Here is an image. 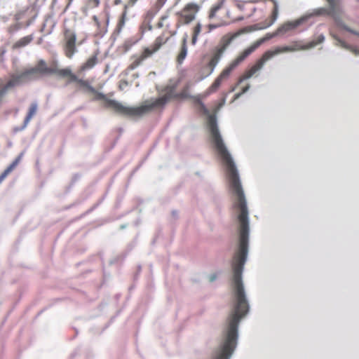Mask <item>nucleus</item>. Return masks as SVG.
<instances>
[{
  "label": "nucleus",
  "mask_w": 359,
  "mask_h": 359,
  "mask_svg": "<svg viewBox=\"0 0 359 359\" xmlns=\"http://www.w3.org/2000/svg\"><path fill=\"white\" fill-rule=\"evenodd\" d=\"M196 103L199 105L201 111L204 115L208 116V126L211 142L226 167L230 189L236 197L233 206L239 211L238 219L240 224V243L238 249H248L249 236L248 211L238 170L219 131L216 116L215 114H210L209 110L201 100H197Z\"/></svg>",
  "instance_id": "f257e3e1"
},
{
  "label": "nucleus",
  "mask_w": 359,
  "mask_h": 359,
  "mask_svg": "<svg viewBox=\"0 0 359 359\" xmlns=\"http://www.w3.org/2000/svg\"><path fill=\"white\" fill-rule=\"evenodd\" d=\"M158 28H163L162 34L157 36L154 43L144 48L140 54L134 55L131 57V62L128 69L133 70L140 66L145 60L151 57L156 53L169 39L177 34L178 29L182 26H177V18L175 22L170 14L166 13L161 15L156 24Z\"/></svg>",
  "instance_id": "f03ea898"
},
{
  "label": "nucleus",
  "mask_w": 359,
  "mask_h": 359,
  "mask_svg": "<svg viewBox=\"0 0 359 359\" xmlns=\"http://www.w3.org/2000/svg\"><path fill=\"white\" fill-rule=\"evenodd\" d=\"M324 39V36L321 34L319 35L316 39H314L306 44H303L302 41H294L290 46H278L273 49L266 51L262 57L256 61L255 65H253L249 69L246 70L239 78L238 83H241L244 80L248 79L254 76L263 67L264 65L268 60L273 57L275 55L283 53L310 49L321 43Z\"/></svg>",
  "instance_id": "7ed1b4c3"
},
{
  "label": "nucleus",
  "mask_w": 359,
  "mask_h": 359,
  "mask_svg": "<svg viewBox=\"0 0 359 359\" xmlns=\"http://www.w3.org/2000/svg\"><path fill=\"white\" fill-rule=\"evenodd\" d=\"M174 97L170 91L153 102L147 101L138 107L128 106L114 100V112L128 118H140L155 108H163Z\"/></svg>",
  "instance_id": "20e7f679"
},
{
  "label": "nucleus",
  "mask_w": 359,
  "mask_h": 359,
  "mask_svg": "<svg viewBox=\"0 0 359 359\" xmlns=\"http://www.w3.org/2000/svg\"><path fill=\"white\" fill-rule=\"evenodd\" d=\"M264 28V27H259L257 25H255L252 27L241 29L235 32H229L222 36L219 40L218 45L214 48L212 53L209 55L204 57V60H207V62L205 63V76H208L212 73L217 63L220 60L222 55L235 39H236L240 35L248 31L261 29Z\"/></svg>",
  "instance_id": "39448f33"
},
{
  "label": "nucleus",
  "mask_w": 359,
  "mask_h": 359,
  "mask_svg": "<svg viewBox=\"0 0 359 359\" xmlns=\"http://www.w3.org/2000/svg\"><path fill=\"white\" fill-rule=\"evenodd\" d=\"M329 4V8H318L314 10L308 15V17L320 16V15H329L331 16L337 25L353 34L359 36V32H356L348 26H346L341 20L340 14L342 13V10L340 7L339 0H326Z\"/></svg>",
  "instance_id": "423d86ee"
},
{
  "label": "nucleus",
  "mask_w": 359,
  "mask_h": 359,
  "mask_svg": "<svg viewBox=\"0 0 359 359\" xmlns=\"http://www.w3.org/2000/svg\"><path fill=\"white\" fill-rule=\"evenodd\" d=\"M201 6L196 2H189L183 8L175 13L177 18V26H187L196 20Z\"/></svg>",
  "instance_id": "0eeeda50"
},
{
  "label": "nucleus",
  "mask_w": 359,
  "mask_h": 359,
  "mask_svg": "<svg viewBox=\"0 0 359 359\" xmlns=\"http://www.w3.org/2000/svg\"><path fill=\"white\" fill-rule=\"evenodd\" d=\"M56 72V68H51L47 66L46 61L41 59L38 61L37 65L29 69H27L25 71L18 74L22 81L27 80L29 77L35 74H39L42 76L53 74Z\"/></svg>",
  "instance_id": "6e6552de"
},
{
  "label": "nucleus",
  "mask_w": 359,
  "mask_h": 359,
  "mask_svg": "<svg viewBox=\"0 0 359 359\" xmlns=\"http://www.w3.org/2000/svg\"><path fill=\"white\" fill-rule=\"evenodd\" d=\"M65 36L66 40L65 52L67 57L71 58L77 51L76 47V34L69 29H65Z\"/></svg>",
  "instance_id": "1a4fd4ad"
},
{
  "label": "nucleus",
  "mask_w": 359,
  "mask_h": 359,
  "mask_svg": "<svg viewBox=\"0 0 359 359\" xmlns=\"http://www.w3.org/2000/svg\"><path fill=\"white\" fill-rule=\"evenodd\" d=\"M257 48L252 43L250 46L245 48L241 52L237 57L233 60L227 67L230 70L233 71L237 66L242 63L249 55L255 52Z\"/></svg>",
  "instance_id": "9d476101"
},
{
  "label": "nucleus",
  "mask_w": 359,
  "mask_h": 359,
  "mask_svg": "<svg viewBox=\"0 0 359 359\" xmlns=\"http://www.w3.org/2000/svg\"><path fill=\"white\" fill-rule=\"evenodd\" d=\"M231 70H230L227 67L223 69L221 74L217 76V78L214 81L212 85L208 89V94H210L217 91V90L221 86L222 81L229 77L230 74L231 73Z\"/></svg>",
  "instance_id": "9b49d317"
},
{
  "label": "nucleus",
  "mask_w": 359,
  "mask_h": 359,
  "mask_svg": "<svg viewBox=\"0 0 359 359\" xmlns=\"http://www.w3.org/2000/svg\"><path fill=\"white\" fill-rule=\"evenodd\" d=\"M158 13L149 9L144 17L143 22L140 25L141 32L143 34L147 31H151L153 29L151 22L154 17Z\"/></svg>",
  "instance_id": "f8f14e48"
},
{
  "label": "nucleus",
  "mask_w": 359,
  "mask_h": 359,
  "mask_svg": "<svg viewBox=\"0 0 359 359\" xmlns=\"http://www.w3.org/2000/svg\"><path fill=\"white\" fill-rule=\"evenodd\" d=\"M187 39L188 35L185 34L182 39L181 46L176 57V62L178 65H182L187 55Z\"/></svg>",
  "instance_id": "ddd939ff"
},
{
  "label": "nucleus",
  "mask_w": 359,
  "mask_h": 359,
  "mask_svg": "<svg viewBox=\"0 0 359 359\" xmlns=\"http://www.w3.org/2000/svg\"><path fill=\"white\" fill-rule=\"evenodd\" d=\"M23 81L20 79L18 74H12L11 75L10 80L6 83V84L0 90V95L4 96L7 93V90L10 88H12L16 86L20 85Z\"/></svg>",
  "instance_id": "4468645a"
},
{
  "label": "nucleus",
  "mask_w": 359,
  "mask_h": 359,
  "mask_svg": "<svg viewBox=\"0 0 359 359\" xmlns=\"http://www.w3.org/2000/svg\"><path fill=\"white\" fill-rule=\"evenodd\" d=\"M227 18H228L227 20H224L221 21L219 23L208 24V25H206V27H205L206 33L209 34L212 30H214V29H217L218 27H222V26H225V25H229L232 22L239 21V20H242L243 19V18H233L229 16V12H227Z\"/></svg>",
  "instance_id": "2eb2a0df"
},
{
  "label": "nucleus",
  "mask_w": 359,
  "mask_h": 359,
  "mask_svg": "<svg viewBox=\"0 0 359 359\" xmlns=\"http://www.w3.org/2000/svg\"><path fill=\"white\" fill-rule=\"evenodd\" d=\"M303 21L304 18H300L294 21L287 22L282 25L281 26H280L277 29V31L279 34L286 33L289 31L296 29L299 25H300L302 23Z\"/></svg>",
  "instance_id": "dca6fc26"
},
{
  "label": "nucleus",
  "mask_w": 359,
  "mask_h": 359,
  "mask_svg": "<svg viewBox=\"0 0 359 359\" xmlns=\"http://www.w3.org/2000/svg\"><path fill=\"white\" fill-rule=\"evenodd\" d=\"M202 31V25L198 22L196 23L191 29V43L195 46L198 41V36Z\"/></svg>",
  "instance_id": "f3484780"
},
{
  "label": "nucleus",
  "mask_w": 359,
  "mask_h": 359,
  "mask_svg": "<svg viewBox=\"0 0 359 359\" xmlns=\"http://www.w3.org/2000/svg\"><path fill=\"white\" fill-rule=\"evenodd\" d=\"M224 4V0H219L215 4H214L210 9L208 13V18L210 20L215 18L217 15V11L223 8Z\"/></svg>",
  "instance_id": "a211bd4d"
},
{
  "label": "nucleus",
  "mask_w": 359,
  "mask_h": 359,
  "mask_svg": "<svg viewBox=\"0 0 359 359\" xmlns=\"http://www.w3.org/2000/svg\"><path fill=\"white\" fill-rule=\"evenodd\" d=\"M278 34H278L277 30L275 32H273V33H267L263 37H262V38L257 39L256 41L253 42V43L258 48L264 43L268 41L269 40L273 39V37L276 36Z\"/></svg>",
  "instance_id": "6ab92c4d"
},
{
  "label": "nucleus",
  "mask_w": 359,
  "mask_h": 359,
  "mask_svg": "<svg viewBox=\"0 0 359 359\" xmlns=\"http://www.w3.org/2000/svg\"><path fill=\"white\" fill-rule=\"evenodd\" d=\"M33 40L32 35H28L21 38L14 45V48H20L28 45Z\"/></svg>",
  "instance_id": "aec40b11"
},
{
  "label": "nucleus",
  "mask_w": 359,
  "mask_h": 359,
  "mask_svg": "<svg viewBox=\"0 0 359 359\" xmlns=\"http://www.w3.org/2000/svg\"><path fill=\"white\" fill-rule=\"evenodd\" d=\"M95 95V99L96 100H103L104 102V106L107 107H112V100L107 97V95L102 93L97 92L93 93Z\"/></svg>",
  "instance_id": "412c9836"
},
{
  "label": "nucleus",
  "mask_w": 359,
  "mask_h": 359,
  "mask_svg": "<svg viewBox=\"0 0 359 359\" xmlns=\"http://www.w3.org/2000/svg\"><path fill=\"white\" fill-rule=\"evenodd\" d=\"M97 55H94L91 56L88 60L83 65L82 69L86 70L93 67L97 63Z\"/></svg>",
  "instance_id": "4be33fe9"
},
{
  "label": "nucleus",
  "mask_w": 359,
  "mask_h": 359,
  "mask_svg": "<svg viewBox=\"0 0 359 359\" xmlns=\"http://www.w3.org/2000/svg\"><path fill=\"white\" fill-rule=\"evenodd\" d=\"M127 13V5H124L123 11L122 12L121 16L116 26V32L119 33L121 30V28L124 26L126 15Z\"/></svg>",
  "instance_id": "5701e85b"
},
{
  "label": "nucleus",
  "mask_w": 359,
  "mask_h": 359,
  "mask_svg": "<svg viewBox=\"0 0 359 359\" xmlns=\"http://www.w3.org/2000/svg\"><path fill=\"white\" fill-rule=\"evenodd\" d=\"M168 0H156L154 6L150 8L154 11L158 13L160 10L164 6Z\"/></svg>",
  "instance_id": "b1692460"
},
{
  "label": "nucleus",
  "mask_w": 359,
  "mask_h": 359,
  "mask_svg": "<svg viewBox=\"0 0 359 359\" xmlns=\"http://www.w3.org/2000/svg\"><path fill=\"white\" fill-rule=\"evenodd\" d=\"M37 108H38V103H37V102L36 101L33 102L31 104V105H30V107L29 108V110H28V112H27V115L32 118V117L36 113Z\"/></svg>",
  "instance_id": "393cba45"
},
{
  "label": "nucleus",
  "mask_w": 359,
  "mask_h": 359,
  "mask_svg": "<svg viewBox=\"0 0 359 359\" xmlns=\"http://www.w3.org/2000/svg\"><path fill=\"white\" fill-rule=\"evenodd\" d=\"M55 74H57L60 76H63V77L69 76V74H72V70L69 67H67V68H64V69H61L56 68V72Z\"/></svg>",
  "instance_id": "a878e982"
},
{
  "label": "nucleus",
  "mask_w": 359,
  "mask_h": 359,
  "mask_svg": "<svg viewBox=\"0 0 359 359\" xmlns=\"http://www.w3.org/2000/svg\"><path fill=\"white\" fill-rule=\"evenodd\" d=\"M79 84L81 86L87 88L90 93H97V90L93 86H92L87 81H85L83 79L79 80Z\"/></svg>",
  "instance_id": "bb28decb"
},
{
  "label": "nucleus",
  "mask_w": 359,
  "mask_h": 359,
  "mask_svg": "<svg viewBox=\"0 0 359 359\" xmlns=\"http://www.w3.org/2000/svg\"><path fill=\"white\" fill-rule=\"evenodd\" d=\"M339 43H341V46L343 47V48H345L346 49H348L350 50H351L352 52H353L354 53L357 54L358 53V51L355 48L347 45L344 41H341V40H339Z\"/></svg>",
  "instance_id": "cd10ccee"
},
{
  "label": "nucleus",
  "mask_w": 359,
  "mask_h": 359,
  "mask_svg": "<svg viewBox=\"0 0 359 359\" xmlns=\"http://www.w3.org/2000/svg\"><path fill=\"white\" fill-rule=\"evenodd\" d=\"M69 82H77L79 83V80L82 79H79L76 74L72 72V74H69Z\"/></svg>",
  "instance_id": "c85d7f7f"
},
{
  "label": "nucleus",
  "mask_w": 359,
  "mask_h": 359,
  "mask_svg": "<svg viewBox=\"0 0 359 359\" xmlns=\"http://www.w3.org/2000/svg\"><path fill=\"white\" fill-rule=\"evenodd\" d=\"M81 177V175L79 174V173H76L74 175L73 177H72V182H71V186H73L74 184V183L79 180Z\"/></svg>",
  "instance_id": "c756f323"
},
{
  "label": "nucleus",
  "mask_w": 359,
  "mask_h": 359,
  "mask_svg": "<svg viewBox=\"0 0 359 359\" xmlns=\"http://www.w3.org/2000/svg\"><path fill=\"white\" fill-rule=\"evenodd\" d=\"M98 205H99V203L95 204L92 208H90L86 212H85L83 214H82L80 217H82L89 214L90 212H91L95 208H96V207L98 206Z\"/></svg>",
  "instance_id": "7c9ffc66"
},
{
  "label": "nucleus",
  "mask_w": 359,
  "mask_h": 359,
  "mask_svg": "<svg viewBox=\"0 0 359 359\" xmlns=\"http://www.w3.org/2000/svg\"><path fill=\"white\" fill-rule=\"evenodd\" d=\"M100 0H90L89 6L91 7H96L99 5Z\"/></svg>",
  "instance_id": "2f4dec72"
},
{
  "label": "nucleus",
  "mask_w": 359,
  "mask_h": 359,
  "mask_svg": "<svg viewBox=\"0 0 359 359\" xmlns=\"http://www.w3.org/2000/svg\"><path fill=\"white\" fill-rule=\"evenodd\" d=\"M25 128H26V127H24V125L22 124V126H20V127H19V126L15 127V128H13V132H14L15 133H18V132H20V131H22V130H25Z\"/></svg>",
  "instance_id": "473e14b6"
},
{
  "label": "nucleus",
  "mask_w": 359,
  "mask_h": 359,
  "mask_svg": "<svg viewBox=\"0 0 359 359\" xmlns=\"http://www.w3.org/2000/svg\"><path fill=\"white\" fill-rule=\"evenodd\" d=\"M32 119L31 117H29V116L26 115L25 119H24V121H23V125H24V127H27L28 123H29L30 120Z\"/></svg>",
  "instance_id": "72a5a7b5"
},
{
  "label": "nucleus",
  "mask_w": 359,
  "mask_h": 359,
  "mask_svg": "<svg viewBox=\"0 0 359 359\" xmlns=\"http://www.w3.org/2000/svg\"><path fill=\"white\" fill-rule=\"evenodd\" d=\"M127 86H128L127 81H121L120 84H119V88L121 90H123L126 87H127Z\"/></svg>",
  "instance_id": "f704fd0d"
},
{
  "label": "nucleus",
  "mask_w": 359,
  "mask_h": 359,
  "mask_svg": "<svg viewBox=\"0 0 359 359\" xmlns=\"http://www.w3.org/2000/svg\"><path fill=\"white\" fill-rule=\"evenodd\" d=\"M36 15H34L31 20H28L26 24V27H28L36 19Z\"/></svg>",
  "instance_id": "c9c22d12"
},
{
  "label": "nucleus",
  "mask_w": 359,
  "mask_h": 359,
  "mask_svg": "<svg viewBox=\"0 0 359 359\" xmlns=\"http://www.w3.org/2000/svg\"><path fill=\"white\" fill-rule=\"evenodd\" d=\"M249 88H250V85H247L246 86L243 87L242 88L241 93L243 94V93H246Z\"/></svg>",
  "instance_id": "e433bc0d"
},
{
  "label": "nucleus",
  "mask_w": 359,
  "mask_h": 359,
  "mask_svg": "<svg viewBox=\"0 0 359 359\" xmlns=\"http://www.w3.org/2000/svg\"><path fill=\"white\" fill-rule=\"evenodd\" d=\"M106 15H107L106 22H107V25H108L109 23V21H110V15H109V12H107Z\"/></svg>",
  "instance_id": "4c0bfd02"
},
{
  "label": "nucleus",
  "mask_w": 359,
  "mask_h": 359,
  "mask_svg": "<svg viewBox=\"0 0 359 359\" xmlns=\"http://www.w3.org/2000/svg\"><path fill=\"white\" fill-rule=\"evenodd\" d=\"M241 95H243V94L241 93H241H236V94L235 95V96H234V100L238 99L240 96H241Z\"/></svg>",
  "instance_id": "58836bf2"
},
{
  "label": "nucleus",
  "mask_w": 359,
  "mask_h": 359,
  "mask_svg": "<svg viewBox=\"0 0 359 359\" xmlns=\"http://www.w3.org/2000/svg\"><path fill=\"white\" fill-rule=\"evenodd\" d=\"M120 2H121V0H115L114 1V4H120Z\"/></svg>",
  "instance_id": "ea45409f"
},
{
  "label": "nucleus",
  "mask_w": 359,
  "mask_h": 359,
  "mask_svg": "<svg viewBox=\"0 0 359 359\" xmlns=\"http://www.w3.org/2000/svg\"><path fill=\"white\" fill-rule=\"evenodd\" d=\"M20 28V25L19 24L15 25V29L18 30Z\"/></svg>",
  "instance_id": "a19ab883"
},
{
  "label": "nucleus",
  "mask_w": 359,
  "mask_h": 359,
  "mask_svg": "<svg viewBox=\"0 0 359 359\" xmlns=\"http://www.w3.org/2000/svg\"><path fill=\"white\" fill-rule=\"evenodd\" d=\"M72 1H73V0H69V3H68V4H67V7H66V9L69 7V6L71 4V3H72Z\"/></svg>",
  "instance_id": "79ce46f5"
},
{
  "label": "nucleus",
  "mask_w": 359,
  "mask_h": 359,
  "mask_svg": "<svg viewBox=\"0 0 359 359\" xmlns=\"http://www.w3.org/2000/svg\"><path fill=\"white\" fill-rule=\"evenodd\" d=\"M109 65H107L105 72H107L109 70Z\"/></svg>",
  "instance_id": "37998d69"
},
{
  "label": "nucleus",
  "mask_w": 359,
  "mask_h": 359,
  "mask_svg": "<svg viewBox=\"0 0 359 359\" xmlns=\"http://www.w3.org/2000/svg\"><path fill=\"white\" fill-rule=\"evenodd\" d=\"M237 6H238V8L239 9H242L243 8V6L241 5H240V4H237Z\"/></svg>",
  "instance_id": "c03bdc74"
},
{
  "label": "nucleus",
  "mask_w": 359,
  "mask_h": 359,
  "mask_svg": "<svg viewBox=\"0 0 359 359\" xmlns=\"http://www.w3.org/2000/svg\"><path fill=\"white\" fill-rule=\"evenodd\" d=\"M215 278H216L215 276H212V277H211V278H210V281H213V280L215 279Z\"/></svg>",
  "instance_id": "a18cd8bd"
},
{
  "label": "nucleus",
  "mask_w": 359,
  "mask_h": 359,
  "mask_svg": "<svg viewBox=\"0 0 359 359\" xmlns=\"http://www.w3.org/2000/svg\"><path fill=\"white\" fill-rule=\"evenodd\" d=\"M109 264H112V260H111V259H109Z\"/></svg>",
  "instance_id": "49530a36"
},
{
  "label": "nucleus",
  "mask_w": 359,
  "mask_h": 359,
  "mask_svg": "<svg viewBox=\"0 0 359 359\" xmlns=\"http://www.w3.org/2000/svg\"><path fill=\"white\" fill-rule=\"evenodd\" d=\"M109 52V50H108L107 52H106V55H107Z\"/></svg>",
  "instance_id": "de8ad7c7"
},
{
  "label": "nucleus",
  "mask_w": 359,
  "mask_h": 359,
  "mask_svg": "<svg viewBox=\"0 0 359 359\" xmlns=\"http://www.w3.org/2000/svg\"><path fill=\"white\" fill-rule=\"evenodd\" d=\"M56 0H53V1H55Z\"/></svg>",
  "instance_id": "09e8293b"
}]
</instances>
